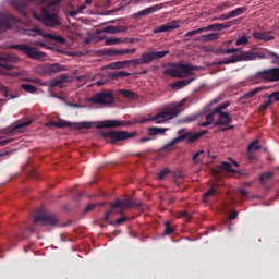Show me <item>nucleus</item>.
Wrapping results in <instances>:
<instances>
[{
	"label": "nucleus",
	"instance_id": "obj_14",
	"mask_svg": "<svg viewBox=\"0 0 279 279\" xmlns=\"http://www.w3.org/2000/svg\"><path fill=\"white\" fill-rule=\"evenodd\" d=\"M265 60L267 58V54L265 52H251V51H243L232 61L242 60V62H250L252 60Z\"/></svg>",
	"mask_w": 279,
	"mask_h": 279
},
{
	"label": "nucleus",
	"instance_id": "obj_34",
	"mask_svg": "<svg viewBox=\"0 0 279 279\" xmlns=\"http://www.w3.org/2000/svg\"><path fill=\"white\" fill-rule=\"evenodd\" d=\"M50 125H53L54 128H71L73 124L71 122L64 121V120H59V121H51Z\"/></svg>",
	"mask_w": 279,
	"mask_h": 279
},
{
	"label": "nucleus",
	"instance_id": "obj_49",
	"mask_svg": "<svg viewBox=\"0 0 279 279\" xmlns=\"http://www.w3.org/2000/svg\"><path fill=\"white\" fill-rule=\"evenodd\" d=\"M93 128V123L90 122H81L77 126V130H90Z\"/></svg>",
	"mask_w": 279,
	"mask_h": 279
},
{
	"label": "nucleus",
	"instance_id": "obj_17",
	"mask_svg": "<svg viewBox=\"0 0 279 279\" xmlns=\"http://www.w3.org/2000/svg\"><path fill=\"white\" fill-rule=\"evenodd\" d=\"M128 125H132V123H130V121L121 122L119 120H106L100 122L97 128L101 130L104 128H123Z\"/></svg>",
	"mask_w": 279,
	"mask_h": 279
},
{
	"label": "nucleus",
	"instance_id": "obj_27",
	"mask_svg": "<svg viewBox=\"0 0 279 279\" xmlns=\"http://www.w3.org/2000/svg\"><path fill=\"white\" fill-rule=\"evenodd\" d=\"M148 136H158V134H165L167 129L158 128V126H150L147 129Z\"/></svg>",
	"mask_w": 279,
	"mask_h": 279
},
{
	"label": "nucleus",
	"instance_id": "obj_48",
	"mask_svg": "<svg viewBox=\"0 0 279 279\" xmlns=\"http://www.w3.org/2000/svg\"><path fill=\"white\" fill-rule=\"evenodd\" d=\"M125 221H128V217H121L114 222L109 221V226H122V223H125Z\"/></svg>",
	"mask_w": 279,
	"mask_h": 279
},
{
	"label": "nucleus",
	"instance_id": "obj_37",
	"mask_svg": "<svg viewBox=\"0 0 279 279\" xmlns=\"http://www.w3.org/2000/svg\"><path fill=\"white\" fill-rule=\"evenodd\" d=\"M271 178H274V172L271 171L263 172L259 177L260 184H265L268 180H271Z\"/></svg>",
	"mask_w": 279,
	"mask_h": 279
},
{
	"label": "nucleus",
	"instance_id": "obj_20",
	"mask_svg": "<svg viewBox=\"0 0 279 279\" xmlns=\"http://www.w3.org/2000/svg\"><path fill=\"white\" fill-rule=\"evenodd\" d=\"M232 123V116L228 112H220L218 113V119L214 124V128H217L219 125H230Z\"/></svg>",
	"mask_w": 279,
	"mask_h": 279
},
{
	"label": "nucleus",
	"instance_id": "obj_23",
	"mask_svg": "<svg viewBox=\"0 0 279 279\" xmlns=\"http://www.w3.org/2000/svg\"><path fill=\"white\" fill-rule=\"evenodd\" d=\"M11 19V15L0 13V34H3V32H8V29H10Z\"/></svg>",
	"mask_w": 279,
	"mask_h": 279
},
{
	"label": "nucleus",
	"instance_id": "obj_63",
	"mask_svg": "<svg viewBox=\"0 0 279 279\" xmlns=\"http://www.w3.org/2000/svg\"><path fill=\"white\" fill-rule=\"evenodd\" d=\"M95 206V204L87 205V207L84 209V213H90V210H94Z\"/></svg>",
	"mask_w": 279,
	"mask_h": 279
},
{
	"label": "nucleus",
	"instance_id": "obj_28",
	"mask_svg": "<svg viewBox=\"0 0 279 279\" xmlns=\"http://www.w3.org/2000/svg\"><path fill=\"white\" fill-rule=\"evenodd\" d=\"M141 206H143V204L137 201H132L130 198L123 201V208H141Z\"/></svg>",
	"mask_w": 279,
	"mask_h": 279
},
{
	"label": "nucleus",
	"instance_id": "obj_26",
	"mask_svg": "<svg viewBox=\"0 0 279 279\" xmlns=\"http://www.w3.org/2000/svg\"><path fill=\"white\" fill-rule=\"evenodd\" d=\"M216 195H217V190L215 187H210L208 191H206L203 194V198H202L203 204H208V202H210V197H216Z\"/></svg>",
	"mask_w": 279,
	"mask_h": 279
},
{
	"label": "nucleus",
	"instance_id": "obj_21",
	"mask_svg": "<svg viewBox=\"0 0 279 279\" xmlns=\"http://www.w3.org/2000/svg\"><path fill=\"white\" fill-rule=\"evenodd\" d=\"M123 32H128V27L109 25L102 28V31H97V34H123Z\"/></svg>",
	"mask_w": 279,
	"mask_h": 279
},
{
	"label": "nucleus",
	"instance_id": "obj_24",
	"mask_svg": "<svg viewBox=\"0 0 279 279\" xmlns=\"http://www.w3.org/2000/svg\"><path fill=\"white\" fill-rule=\"evenodd\" d=\"M219 114V112H215V109L205 116L206 122H199L198 125L199 128H208V125L213 124V121H215V116Z\"/></svg>",
	"mask_w": 279,
	"mask_h": 279
},
{
	"label": "nucleus",
	"instance_id": "obj_62",
	"mask_svg": "<svg viewBox=\"0 0 279 279\" xmlns=\"http://www.w3.org/2000/svg\"><path fill=\"white\" fill-rule=\"evenodd\" d=\"M66 106H69L70 108H84V106L80 105V104H73V102H65Z\"/></svg>",
	"mask_w": 279,
	"mask_h": 279
},
{
	"label": "nucleus",
	"instance_id": "obj_11",
	"mask_svg": "<svg viewBox=\"0 0 279 279\" xmlns=\"http://www.w3.org/2000/svg\"><path fill=\"white\" fill-rule=\"evenodd\" d=\"M58 216L48 211H38L34 219V226H38L40 223L41 226H58Z\"/></svg>",
	"mask_w": 279,
	"mask_h": 279
},
{
	"label": "nucleus",
	"instance_id": "obj_8",
	"mask_svg": "<svg viewBox=\"0 0 279 279\" xmlns=\"http://www.w3.org/2000/svg\"><path fill=\"white\" fill-rule=\"evenodd\" d=\"M24 34H26V36H43L45 39L51 40V43H58L59 45H64V43H66V39L60 35L49 33L44 34L43 29H40L38 26L26 28Z\"/></svg>",
	"mask_w": 279,
	"mask_h": 279
},
{
	"label": "nucleus",
	"instance_id": "obj_12",
	"mask_svg": "<svg viewBox=\"0 0 279 279\" xmlns=\"http://www.w3.org/2000/svg\"><path fill=\"white\" fill-rule=\"evenodd\" d=\"M61 71H66V66L60 63H48L38 68V73L43 77H47V75H53V73H60Z\"/></svg>",
	"mask_w": 279,
	"mask_h": 279
},
{
	"label": "nucleus",
	"instance_id": "obj_50",
	"mask_svg": "<svg viewBox=\"0 0 279 279\" xmlns=\"http://www.w3.org/2000/svg\"><path fill=\"white\" fill-rule=\"evenodd\" d=\"M203 33H204V29L202 27L194 31H190L185 34V38L189 36H197V34H203Z\"/></svg>",
	"mask_w": 279,
	"mask_h": 279
},
{
	"label": "nucleus",
	"instance_id": "obj_22",
	"mask_svg": "<svg viewBox=\"0 0 279 279\" xmlns=\"http://www.w3.org/2000/svg\"><path fill=\"white\" fill-rule=\"evenodd\" d=\"M69 80V75L61 74L58 78L49 82V88H64V83Z\"/></svg>",
	"mask_w": 279,
	"mask_h": 279
},
{
	"label": "nucleus",
	"instance_id": "obj_5",
	"mask_svg": "<svg viewBox=\"0 0 279 279\" xmlns=\"http://www.w3.org/2000/svg\"><path fill=\"white\" fill-rule=\"evenodd\" d=\"M88 101L96 106H112L114 104V93L110 89H104L88 98Z\"/></svg>",
	"mask_w": 279,
	"mask_h": 279
},
{
	"label": "nucleus",
	"instance_id": "obj_38",
	"mask_svg": "<svg viewBox=\"0 0 279 279\" xmlns=\"http://www.w3.org/2000/svg\"><path fill=\"white\" fill-rule=\"evenodd\" d=\"M253 149H254V151H258V149H263V146H260L258 140L253 141V142L248 145L247 151H252Z\"/></svg>",
	"mask_w": 279,
	"mask_h": 279
},
{
	"label": "nucleus",
	"instance_id": "obj_61",
	"mask_svg": "<svg viewBox=\"0 0 279 279\" xmlns=\"http://www.w3.org/2000/svg\"><path fill=\"white\" fill-rule=\"evenodd\" d=\"M12 141H13L12 138L0 141V147H5V145H8L9 143H12Z\"/></svg>",
	"mask_w": 279,
	"mask_h": 279
},
{
	"label": "nucleus",
	"instance_id": "obj_18",
	"mask_svg": "<svg viewBox=\"0 0 279 279\" xmlns=\"http://www.w3.org/2000/svg\"><path fill=\"white\" fill-rule=\"evenodd\" d=\"M165 8L163 4H155L153 7H148L137 13L133 14V19H141L143 16H147L149 14H154V12H159V10H162Z\"/></svg>",
	"mask_w": 279,
	"mask_h": 279
},
{
	"label": "nucleus",
	"instance_id": "obj_57",
	"mask_svg": "<svg viewBox=\"0 0 279 279\" xmlns=\"http://www.w3.org/2000/svg\"><path fill=\"white\" fill-rule=\"evenodd\" d=\"M202 28H203V32H217V24H211Z\"/></svg>",
	"mask_w": 279,
	"mask_h": 279
},
{
	"label": "nucleus",
	"instance_id": "obj_35",
	"mask_svg": "<svg viewBox=\"0 0 279 279\" xmlns=\"http://www.w3.org/2000/svg\"><path fill=\"white\" fill-rule=\"evenodd\" d=\"M128 64H130V61H118V62H113L109 64V69H124V66H128Z\"/></svg>",
	"mask_w": 279,
	"mask_h": 279
},
{
	"label": "nucleus",
	"instance_id": "obj_39",
	"mask_svg": "<svg viewBox=\"0 0 279 279\" xmlns=\"http://www.w3.org/2000/svg\"><path fill=\"white\" fill-rule=\"evenodd\" d=\"M28 125H32V121L21 122L16 124L12 131H10V134H12V132H19V130H23V128H27Z\"/></svg>",
	"mask_w": 279,
	"mask_h": 279
},
{
	"label": "nucleus",
	"instance_id": "obj_32",
	"mask_svg": "<svg viewBox=\"0 0 279 279\" xmlns=\"http://www.w3.org/2000/svg\"><path fill=\"white\" fill-rule=\"evenodd\" d=\"M218 169L221 171H227L228 173H236V170L232 169V165L228 161H223L218 166Z\"/></svg>",
	"mask_w": 279,
	"mask_h": 279
},
{
	"label": "nucleus",
	"instance_id": "obj_30",
	"mask_svg": "<svg viewBox=\"0 0 279 279\" xmlns=\"http://www.w3.org/2000/svg\"><path fill=\"white\" fill-rule=\"evenodd\" d=\"M61 3H62V0H51V1L46 0V8L60 12V8H58V5H60Z\"/></svg>",
	"mask_w": 279,
	"mask_h": 279
},
{
	"label": "nucleus",
	"instance_id": "obj_59",
	"mask_svg": "<svg viewBox=\"0 0 279 279\" xmlns=\"http://www.w3.org/2000/svg\"><path fill=\"white\" fill-rule=\"evenodd\" d=\"M113 211H114L113 209H109L108 211H106L104 221H109L110 216L112 215Z\"/></svg>",
	"mask_w": 279,
	"mask_h": 279
},
{
	"label": "nucleus",
	"instance_id": "obj_15",
	"mask_svg": "<svg viewBox=\"0 0 279 279\" xmlns=\"http://www.w3.org/2000/svg\"><path fill=\"white\" fill-rule=\"evenodd\" d=\"M165 56H169V50L144 52L142 54V62L144 64H149L154 62V60H160V58H165Z\"/></svg>",
	"mask_w": 279,
	"mask_h": 279
},
{
	"label": "nucleus",
	"instance_id": "obj_36",
	"mask_svg": "<svg viewBox=\"0 0 279 279\" xmlns=\"http://www.w3.org/2000/svg\"><path fill=\"white\" fill-rule=\"evenodd\" d=\"M120 95H123L125 99H136V93L129 90V89H120L119 90Z\"/></svg>",
	"mask_w": 279,
	"mask_h": 279
},
{
	"label": "nucleus",
	"instance_id": "obj_46",
	"mask_svg": "<svg viewBox=\"0 0 279 279\" xmlns=\"http://www.w3.org/2000/svg\"><path fill=\"white\" fill-rule=\"evenodd\" d=\"M229 106H230V102L225 101L215 109V112H218V113L225 112L223 110H226V108H228Z\"/></svg>",
	"mask_w": 279,
	"mask_h": 279
},
{
	"label": "nucleus",
	"instance_id": "obj_55",
	"mask_svg": "<svg viewBox=\"0 0 279 279\" xmlns=\"http://www.w3.org/2000/svg\"><path fill=\"white\" fill-rule=\"evenodd\" d=\"M202 154H204V150H199L197 153H195L192 157V160L194 162V165H198L199 163V156H202Z\"/></svg>",
	"mask_w": 279,
	"mask_h": 279
},
{
	"label": "nucleus",
	"instance_id": "obj_13",
	"mask_svg": "<svg viewBox=\"0 0 279 279\" xmlns=\"http://www.w3.org/2000/svg\"><path fill=\"white\" fill-rule=\"evenodd\" d=\"M20 60L21 59L14 53H5L0 56V68L5 69V71H12V69H14V63Z\"/></svg>",
	"mask_w": 279,
	"mask_h": 279
},
{
	"label": "nucleus",
	"instance_id": "obj_40",
	"mask_svg": "<svg viewBox=\"0 0 279 279\" xmlns=\"http://www.w3.org/2000/svg\"><path fill=\"white\" fill-rule=\"evenodd\" d=\"M21 87L23 88V90H25V93L34 94L38 92V88L31 84H22Z\"/></svg>",
	"mask_w": 279,
	"mask_h": 279
},
{
	"label": "nucleus",
	"instance_id": "obj_7",
	"mask_svg": "<svg viewBox=\"0 0 279 279\" xmlns=\"http://www.w3.org/2000/svg\"><path fill=\"white\" fill-rule=\"evenodd\" d=\"M230 53H233L230 58H227L225 60L218 61L217 64H234V62H242V60H236L238 56H241L243 53V49L241 48H217L215 50L216 56H230ZM235 60V61H232Z\"/></svg>",
	"mask_w": 279,
	"mask_h": 279
},
{
	"label": "nucleus",
	"instance_id": "obj_33",
	"mask_svg": "<svg viewBox=\"0 0 279 279\" xmlns=\"http://www.w3.org/2000/svg\"><path fill=\"white\" fill-rule=\"evenodd\" d=\"M263 90H265V87H256L255 89L246 92L244 94V99H252V97H256V95H258V93H260Z\"/></svg>",
	"mask_w": 279,
	"mask_h": 279
},
{
	"label": "nucleus",
	"instance_id": "obj_6",
	"mask_svg": "<svg viewBox=\"0 0 279 279\" xmlns=\"http://www.w3.org/2000/svg\"><path fill=\"white\" fill-rule=\"evenodd\" d=\"M180 114V111L175 108H168L165 109L163 111L155 114L154 117L150 118H144L140 121V123H147L148 121H155V123L160 124L165 123V121H169V119H175Z\"/></svg>",
	"mask_w": 279,
	"mask_h": 279
},
{
	"label": "nucleus",
	"instance_id": "obj_60",
	"mask_svg": "<svg viewBox=\"0 0 279 279\" xmlns=\"http://www.w3.org/2000/svg\"><path fill=\"white\" fill-rule=\"evenodd\" d=\"M253 38H255V40H263V33H253Z\"/></svg>",
	"mask_w": 279,
	"mask_h": 279
},
{
	"label": "nucleus",
	"instance_id": "obj_31",
	"mask_svg": "<svg viewBox=\"0 0 279 279\" xmlns=\"http://www.w3.org/2000/svg\"><path fill=\"white\" fill-rule=\"evenodd\" d=\"M245 12H247V7H240L231 11L229 15L231 19H236V16H241V14H245Z\"/></svg>",
	"mask_w": 279,
	"mask_h": 279
},
{
	"label": "nucleus",
	"instance_id": "obj_41",
	"mask_svg": "<svg viewBox=\"0 0 279 279\" xmlns=\"http://www.w3.org/2000/svg\"><path fill=\"white\" fill-rule=\"evenodd\" d=\"M269 106H274V100H271V98H268L267 101L259 106V112H265Z\"/></svg>",
	"mask_w": 279,
	"mask_h": 279
},
{
	"label": "nucleus",
	"instance_id": "obj_9",
	"mask_svg": "<svg viewBox=\"0 0 279 279\" xmlns=\"http://www.w3.org/2000/svg\"><path fill=\"white\" fill-rule=\"evenodd\" d=\"M191 71H199V69L191 64L179 63L175 68L166 70L165 73L170 77H186L191 75Z\"/></svg>",
	"mask_w": 279,
	"mask_h": 279
},
{
	"label": "nucleus",
	"instance_id": "obj_53",
	"mask_svg": "<svg viewBox=\"0 0 279 279\" xmlns=\"http://www.w3.org/2000/svg\"><path fill=\"white\" fill-rule=\"evenodd\" d=\"M129 64H132V66H141L143 63V58L142 59H133V60H126Z\"/></svg>",
	"mask_w": 279,
	"mask_h": 279
},
{
	"label": "nucleus",
	"instance_id": "obj_58",
	"mask_svg": "<svg viewBox=\"0 0 279 279\" xmlns=\"http://www.w3.org/2000/svg\"><path fill=\"white\" fill-rule=\"evenodd\" d=\"M167 175H169V169H163L159 172L158 179L165 180V178H167Z\"/></svg>",
	"mask_w": 279,
	"mask_h": 279
},
{
	"label": "nucleus",
	"instance_id": "obj_25",
	"mask_svg": "<svg viewBox=\"0 0 279 279\" xmlns=\"http://www.w3.org/2000/svg\"><path fill=\"white\" fill-rule=\"evenodd\" d=\"M198 40H201V43H213L215 40H219V34L217 33H210L207 35H202Z\"/></svg>",
	"mask_w": 279,
	"mask_h": 279
},
{
	"label": "nucleus",
	"instance_id": "obj_2",
	"mask_svg": "<svg viewBox=\"0 0 279 279\" xmlns=\"http://www.w3.org/2000/svg\"><path fill=\"white\" fill-rule=\"evenodd\" d=\"M207 133L208 131L206 130L194 133V134L191 132L184 133V129H181L178 131L179 136L173 138L169 144H166L163 146V149H169V147H173V145H178V143H182V141H186V143L191 145L195 143V141H199V138H202V136H204V134H207Z\"/></svg>",
	"mask_w": 279,
	"mask_h": 279
},
{
	"label": "nucleus",
	"instance_id": "obj_10",
	"mask_svg": "<svg viewBox=\"0 0 279 279\" xmlns=\"http://www.w3.org/2000/svg\"><path fill=\"white\" fill-rule=\"evenodd\" d=\"M10 48L16 49V51H22V53L27 56V58H31V60H43L47 56V53L37 51L36 48L25 44L13 45Z\"/></svg>",
	"mask_w": 279,
	"mask_h": 279
},
{
	"label": "nucleus",
	"instance_id": "obj_19",
	"mask_svg": "<svg viewBox=\"0 0 279 279\" xmlns=\"http://www.w3.org/2000/svg\"><path fill=\"white\" fill-rule=\"evenodd\" d=\"M178 27H180V22L173 21L171 23L157 26L153 32L154 34H165L166 32H172V29H178Z\"/></svg>",
	"mask_w": 279,
	"mask_h": 279
},
{
	"label": "nucleus",
	"instance_id": "obj_43",
	"mask_svg": "<svg viewBox=\"0 0 279 279\" xmlns=\"http://www.w3.org/2000/svg\"><path fill=\"white\" fill-rule=\"evenodd\" d=\"M119 43H122V39L121 38H107L105 40V45L107 46H112V45H119Z\"/></svg>",
	"mask_w": 279,
	"mask_h": 279
},
{
	"label": "nucleus",
	"instance_id": "obj_45",
	"mask_svg": "<svg viewBox=\"0 0 279 279\" xmlns=\"http://www.w3.org/2000/svg\"><path fill=\"white\" fill-rule=\"evenodd\" d=\"M250 43V39H247V36H242L236 39L235 45L236 47H241V45H247Z\"/></svg>",
	"mask_w": 279,
	"mask_h": 279
},
{
	"label": "nucleus",
	"instance_id": "obj_51",
	"mask_svg": "<svg viewBox=\"0 0 279 279\" xmlns=\"http://www.w3.org/2000/svg\"><path fill=\"white\" fill-rule=\"evenodd\" d=\"M267 99H270L274 104V101H279V90L278 92H272L267 96Z\"/></svg>",
	"mask_w": 279,
	"mask_h": 279
},
{
	"label": "nucleus",
	"instance_id": "obj_42",
	"mask_svg": "<svg viewBox=\"0 0 279 279\" xmlns=\"http://www.w3.org/2000/svg\"><path fill=\"white\" fill-rule=\"evenodd\" d=\"M165 234L169 235V234H174L175 233V229H173V227H171V221H167L165 222Z\"/></svg>",
	"mask_w": 279,
	"mask_h": 279
},
{
	"label": "nucleus",
	"instance_id": "obj_1",
	"mask_svg": "<svg viewBox=\"0 0 279 279\" xmlns=\"http://www.w3.org/2000/svg\"><path fill=\"white\" fill-rule=\"evenodd\" d=\"M27 3L39 7V13L33 11V16L36 21H40V23L46 27H60V25H62V22H60V17L58 16L59 11L49 9V7H47V0H24L23 2L14 1L13 7L17 12H20V14H22V16H27V12H29Z\"/></svg>",
	"mask_w": 279,
	"mask_h": 279
},
{
	"label": "nucleus",
	"instance_id": "obj_54",
	"mask_svg": "<svg viewBox=\"0 0 279 279\" xmlns=\"http://www.w3.org/2000/svg\"><path fill=\"white\" fill-rule=\"evenodd\" d=\"M199 117H204L203 113H198L196 116H189L187 118H185L186 123H191L193 121H197V119H199Z\"/></svg>",
	"mask_w": 279,
	"mask_h": 279
},
{
	"label": "nucleus",
	"instance_id": "obj_3",
	"mask_svg": "<svg viewBox=\"0 0 279 279\" xmlns=\"http://www.w3.org/2000/svg\"><path fill=\"white\" fill-rule=\"evenodd\" d=\"M256 84H269L271 82H279V68H270L258 71L253 76Z\"/></svg>",
	"mask_w": 279,
	"mask_h": 279
},
{
	"label": "nucleus",
	"instance_id": "obj_16",
	"mask_svg": "<svg viewBox=\"0 0 279 279\" xmlns=\"http://www.w3.org/2000/svg\"><path fill=\"white\" fill-rule=\"evenodd\" d=\"M101 52L104 53V56H126L128 53H136V48H133V49L106 48V49H102Z\"/></svg>",
	"mask_w": 279,
	"mask_h": 279
},
{
	"label": "nucleus",
	"instance_id": "obj_47",
	"mask_svg": "<svg viewBox=\"0 0 279 279\" xmlns=\"http://www.w3.org/2000/svg\"><path fill=\"white\" fill-rule=\"evenodd\" d=\"M268 56H271V64H277L279 66V54L276 52L268 51Z\"/></svg>",
	"mask_w": 279,
	"mask_h": 279
},
{
	"label": "nucleus",
	"instance_id": "obj_64",
	"mask_svg": "<svg viewBox=\"0 0 279 279\" xmlns=\"http://www.w3.org/2000/svg\"><path fill=\"white\" fill-rule=\"evenodd\" d=\"M180 217H185V219H191V214L189 211L184 210L180 213Z\"/></svg>",
	"mask_w": 279,
	"mask_h": 279
},
{
	"label": "nucleus",
	"instance_id": "obj_44",
	"mask_svg": "<svg viewBox=\"0 0 279 279\" xmlns=\"http://www.w3.org/2000/svg\"><path fill=\"white\" fill-rule=\"evenodd\" d=\"M111 77L113 80H119V77H130V73H128V72H113L111 74Z\"/></svg>",
	"mask_w": 279,
	"mask_h": 279
},
{
	"label": "nucleus",
	"instance_id": "obj_29",
	"mask_svg": "<svg viewBox=\"0 0 279 279\" xmlns=\"http://www.w3.org/2000/svg\"><path fill=\"white\" fill-rule=\"evenodd\" d=\"M193 80H195V78L177 81L171 84V88H184V86H189V84H191V82H193Z\"/></svg>",
	"mask_w": 279,
	"mask_h": 279
},
{
	"label": "nucleus",
	"instance_id": "obj_56",
	"mask_svg": "<svg viewBox=\"0 0 279 279\" xmlns=\"http://www.w3.org/2000/svg\"><path fill=\"white\" fill-rule=\"evenodd\" d=\"M262 40L269 43V40H274V36H271V33H263Z\"/></svg>",
	"mask_w": 279,
	"mask_h": 279
},
{
	"label": "nucleus",
	"instance_id": "obj_52",
	"mask_svg": "<svg viewBox=\"0 0 279 279\" xmlns=\"http://www.w3.org/2000/svg\"><path fill=\"white\" fill-rule=\"evenodd\" d=\"M116 208H123V201H121V199H116V201L111 204V210H114Z\"/></svg>",
	"mask_w": 279,
	"mask_h": 279
},
{
	"label": "nucleus",
	"instance_id": "obj_4",
	"mask_svg": "<svg viewBox=\"0 0 279 279\" xmlns=\"http://www.w3.org/2000/svg\"><path fill=\"white\" fill-rule=\"evenodd\" d=\"M138 132H128V131H107L101 133L102 138L106 140L108 145H114V143H119L121 141H128V138H134Z\"/></svg>",
	"mask_w": 279,
	"mask_h": 279
}]
</instances>
